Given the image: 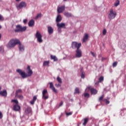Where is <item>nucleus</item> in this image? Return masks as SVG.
I'll use <instances>...</instances> for the list:
<instances>
[{
    "label": "nucleus",
    "mask_w": 126,
    "mask_h": 126,
    "mask_svg": "<svg viewBox=\"0 0 126 126\" xmlns=\"http://www.w3.org/2000/svg\"><path fill=\"white\" fill-rule=\"evenodd\" d=\"M28 74L25 73V72L22 71L20 69H18L16 70L17 72L19 73V74L22 76V78H26V77H29L33 74V71L31 70V67L30 65H28L27 67Z\"/></svg>",
    "instance_id": "1"
},
{
    "label": "nucleus",
    "mask_w": 126,
    "mask_h": 126,
    "mask_svg": "<svg viewBox=\"0 0 126 126\" xmlns=\"http://www.w3.org/2000/svg\"><path fill=\"white\" fill-rule=\"evenodd\" d=\"M79 89H78V88H76V89H75L74 94H79Z\"/></svg>",
    "instance_id": "29"
},
{
    "label": "nucleus",
    "mask_w": 126,
    "mask_h": 126,
    "mask_svg": "<svg viewBox=\"0 0 126 126\" xmlns=\"http://www.w3.org/2000/svg\"><path fill=\"white\" fill-rule=\"evenodd\" d=\"M27 30V27H22L20 25H18L16 26V29L15 30V32H25Z\"/></svg>",
    "instance_id": "3"
},
{
    "label": "nucleus",
    "mask_w": 126,
    "mask_h": 126,
    "mask_svg": "<svg viewBox=\"0 0 126 126\" xmlns=\"http://www.w3.org/2000/svg\"><path fill=\"white\" fill-rule=\"evenodd\" d=\"M89 119L88 118H85L84 119L83 126H86L87 123H88Z\"/></svg>",
    "instance_id": "26"
},
{
    "label": "nucleus",
    "mask_w": 126,
    "mask_h": 126,
    "mask_svg": "<svg viewBox=\"0 0 126 126\" xmlns=\"http://www.w3.org/2000/svg\"><path fill=\"white\" fill-rule=\"evenodd\" d=\"M16 1H20V0H16Z\"/></svg>",
    "instance_id": "50"
},
{
    "label": "nucleus",
    "mask_w": 126,
    "mask_h": 126,
    "mask_svg": "<svg viewBox=\"0 0 126 126\" xmlns=\"http://www.w3.org/2000/svg\"><path fill=\"white\" fill-rule=\"evenodd\" d=\"M99 82H102V81H104V77L103 76H100L99 78Z\"/></svg>",
    "instance_id": "34"
},
{
    "label": "nucleus",
    "mask_w": 126,
    "mask_h": 126,
    "mask_svg": "<svg viewBox=\"0 0 126 126\" xmlns=\"http://www.w3.org/2000/svg\"><path fill=\"white\" fill-rule=\"evenodd\" d=\"M85 77V75H84V74L82 73L81 74V78H84Z\"/></svg>",
    "instance_id": "47"
},
{
    "label": "nucleus",
    "mask_w": 126,
    "mask_h": 126,
    "mask_svg": "<svg viewBox=\"0 0 126 126\" xmlns=\"http://www.w3.org/2000/svg\"><path fill=\"white\" fill-rule=\"evenodd\" d=\"M22 92V90L21 89H19L16 91V95L15 97H17L18 96V94L19 93H21Z\"/></svg>",
    "instance_id": "23"
},
{
    "label": "nucleus",
    "mask_w": 126,
    "mask_h": 126,
    "mask_svg": "<svg viewBox=\"0 0 126 126\" xmlns=\"http://www.w3.org/2000/svg\"><path fill=\"white\" fill-rule=\"evenodd\" d=\"M47 93H48V91L47 90H44L42 91L43 97L45 96V95H47Z\"/></svg>",
    "instance_id": "27"
},
{
    "label": "nucleus",
    "mask_w": 126,
    "mask_h": 126,
    "mask_svg": "<svg viewBox=\"0 0 126 126\" xmlns=\"http://www.w3.org/2000/svg\"><path fill=\"white\" fill-rule=\"evenodd\" d=\"M57 80L58 82H59V83H61V84L63 83V81L62 80V79L59 76L57 78Z\"/></svg>",
    "instance_id": "25"
},
{
    "label": "nucleus",
    "mask_w": 126,
    "mask_h": 126,
    "mask_svg": "<svg viewBox=\"0 0 126 126\" xmlns=\"http://www.w3.org/2000/svg\"><path fill=\"white\" fill-rule=\"evenodd\" d=\"M48 32L49 34H53V33H54V29L52 27H48Z\"/></svg>",
    "instance_id": "17"
},
{
    "label": "nucleus",
    "mask_w": 126,
    "mask_h": 126,
    "mask_svg": "<svg viewBox=\"0 0 126 126\" xmlns=\"http://www.w3.org/2000/svg\"><path fill=\"white\" fill-rule=\"evenodd\" d=\"M103 99H104V95H102L99 97V98L98 99V101L99 102H100V103H102V101H103V100H104Z\"/></svg>",
    "instance_id": "28"
},
{
    "label": "nucleus",
    "mask_w": 126,
    "mask_h": 126,
    "mask_svg": "<svg viewBox=\"0 0 126 126\" xmlns=\"http://www.w3.org/2000/svg\"><path fill=\"white\" fill-rule=\"evenodd\" d=\"M120 5V0H117L114 3L115 6H118V5Z\"/></svg>",
    "instance_id": "31"
},
{
    "label": "nucleus",
    "mask_w": 126,
    "mask_h": 126,
    "mask_svg": "<svg viewBox=\"0 0 126 126\" xmlns=\"http://www.w3.org/2000/svg\"><path fill=\"white\" fill-rule=\"evenodd\" d=\"M91 93L93 95H96L97 93H98V91H97L95 89L92 88L90 89Z\"/></svg>",
    "instance_id": "11"
},
{
    "label": "nucleus",
    "mask_w": 126,
    "mask_h": 126,
    "mask_svg": "<svg viewBox=\"0 0 126 126\" xmlns=\"http://www.w3.org/2000/svg\"><path fill=\"white\" fill-rule=\"evenodd\" d=\"M4 51V49H3V47L1 46L0 47V52H1V53H3Z\"/></svg>",
    "instance_id": "40"
},
{
    "label": "nucleus",
    "mask_w": 126,
    "mask_h": 126,
    "mask_svg": "<svg viewBox=\"0 0 126 126\" xmlns=\"http://www.w3.org/2000/svg\"><path fill=\"white\" fill-rule=\"evenodd\" d=\"M20 106L18 104H15L13 106V110L14 111H20Z\"/></svg>",
    "instance_id": "14"
},
{
    "label": "nucleus",
    "mask_w": 126,
    "mask_h": 126,
    "mask_svg": "<svg viewBox=\"0 0 126 126\" xmlns=\"http://www.w3.org/2000/svg\"><path fill=\"white\" fill-rule=\"evenodd\" d=\"M17 97H18L19 99H20L21 100H22V99H23V95H18Z\"/></svg>",
    "instance_id": "41"
},
{
    "label": "nucleus",
    "mask_w": 126,
    "mask_h": 126,
    "mask_svg": "<svg viewBox=\"0 0 126 126\" xmlns=\"http://www.w3.org/2000/svg\"><path fill=\"white\" fill-rule=\"evenodd\" d=\"M91 54L93 57H95V54H94V52H91Z\"/></svg>",
    "instance_id": "46"
},
{
    "label": "nucleus",
    "mask_w": 126,
    "mask_h": 126,
    "mask_svg": "<svg viewBox=\"0 0 126 126\" xmlns=\"http://www.w3.org/2000/svg\"><path fill=\"white\" fill-rule=\"evenodd\" d=\"M50 63L49 61H44L43 64V66H49Z\"/></svg>",
    "instance_id": "22"
},
{
    "label": "nucleus",
    "mask_w": 126,
    "mask_h": 126,
    "mask_svg": "<svg viewBox=\"0 0 126 126\" xmlns=\"http://www.w3.org/2000/svg\"><path fill=\"white\" fill-rule=\"evenodd\" d=\"M71 115H72V112H66V116H67V117H68L69 116H71Z\"/></svg>",
    "instance_id": "37"
},
{
    "label": "nucleus",
    "mask_w": 126,
    "mask_h": 126,
    "mask_svg": "<svg viewBox=\"0 0 126 126\" xmlns=\"http://www.w3.org/2000/svg\"><path fill=\"white\" fill-rule=\"evenodd\" d=\"M1 38V34H0V39Z\"/></svg>",
    "instance_id": "51"
},
{
    "label": "nucleus",
    "mask_w": 126,
    "mask_h": 126,
    "mask_svg": "<svg viewBox=\"0 0 126 126\" xmlns=\"http://www.w3.org/2000/svg\"><path fill=\"white\" fill-rule=\"evenodd\" d=\"M65 9L64 6H62L61 7H58L57 8V11L58 13H62V12H63L64 11V9Z\"/></svg>",
    "instance_id": "10"
},
{
    "label": "nucleus",
    "mask_w": 126,
    "mask_h": 126,
    "mask_svg": "<svg viewBox=\"0 0 126 126\" xmlns=\"http://www.w3.org/2000/svg\"><path fill=\"white\" fill-rule=\"evenodd\" d=\"M118 65V62H115L114 63H113V64H112V66L113 67H116V66Z\"/></svg>",
    "instance_id": "38"
},
{
    "label": "nucleus",
    "mask_w": 126,
    "mask_h": 126,
    "mask_svg": "<svg viewBox=\"0 0 126 126\" xmlns=\"http://www.w3.org/2000/svg\"><path fill=\"white\" fill-rule=\"evenodd\" d=\"M0 29H1V26H0Z\"/></svg>",
    "instance_id": "52"
},
{
    "label": "nucleus",
    "mask_w": 126,
    "mask_h": 126,
    "mask_svg": "<svg viewBox=\"0 0 126 126\" xmlns=\"http://www.w3.org/2000/svg\"><path fill=\"white\" fill-rule=\"evenodd\" d=\"M51 59L53 60L54 62H58V58L56 56L51 55Z\"/></svg>",
    "instance_id": "21"
},
{
    "label": "nucleus",
    "mask_w": 126,
    "mask_h": 126,
    "mask_svg": "<svg viewBox=\"0 0 126 126\" xmlns=\"http://www.w3.org/2000/svg\"><path fill=\"white\" fill-rule=\"evenodd\" d=\"M36 100H37V96H34L32 100L30 101L31 105H34V104H35V102H36Z\"/></svg>",
    "instance_id": "18"
},
{
    "label": "nucleus",
    "mask_w": 126,
    "mask_h": 126,
    "mask_svg": "<svg viewBox=\"0 0 126 126\" xmlns=\"http://www.w3.org/2000/svg\"><path fill=\"white\" fill-rule=\"evenodd\" d=\"M103 102H105V104H106V105H108V104H110V101H109L108 99H104L103 100Z\"/></svg>",
    "instance_id": "33"
},
{
    "label": "nucleus",
    "mask_w": 126,
    "mask_h": 126,
    "mask_svg": "<svg viewBox=\"0 0 126 126\" xmlns=\"http://www.w3.org/2000/svg\"><path fill=\"white\" fill-rule=\"evenodd\" d=\"M57 26L58 28H65V24L62 23L61 24L57 23Z\"/></svg>",
    "instance_id": "12"
},
{
    "label": "nucleus",
    "mask_w": 126,
    "mask_h": 126,
    "mask_svg": "<svg viewBox=\"0 0 126 126\" xmlns=\"http://www.w3.org/2000/svg\"><path fill=\"white\" fill-rule=\"evenodd\" d=\"M3 117V115H2V113H1V112L0 111V120L2 119Z\"/></svg>",
    "instance_id": "44"
},
{
    "label": "nucleus",
    "mask_w": 126,
    "mask_h": 126,
    "mask_svg": "<svg viewBox=\"0 0 126 126\" xmlns=\"http://www.w3.org/2000/svg\"><path fill=\"white\" fill-rule=\"evenodd\" d=\"M67 0H63L64 1H66Z\"/></svg>",
    "instance_id": "54"
},
{
    "label": "nucleus",
    "mask_w": 126,
    "mask_h": 126,
    "mask_svg": "<svg viewBox=\"0 0 126 126\" xmlns=\"http://www.w3.org/2000/svg\"><path fill=\"white\" fill-rule=\"evenodd\" d=\"M18 45H19V51L20 52H24L25 48L24 47V45H22L21 44V42H20V40H19V42L18 43Z\"/></svg>",
    "instance_id": "8"
},
{
    "label": "nucleus",
    "mask_w": 126,
    "mask_h": 126,
    "mask_svg": "<svg viewBox=\"0 0 126 126\" xmlns=\"http://www.w3.org/2000/svg\"><path fill=\"white\" fill-rule=\"evenodd\" d=\"M63 102L61 101L60 105H59V107H62V106H63Z\"/></svg>",
    "instance_id": "45"
},
{
    "label": "nucleus",
    "mask_w": 126,
    "mask_h": 126,
    "mask_svg": "<svg viewBox=\"0 0 126 126\" xmlns=\"http://www.w3.org/2000/svg\"><path fill=\"white\" fill-rule=\"evenodd\" d=\"M55 86H56V87H57V88H59V87H61V86H62V84L59 83L58 84H55Z\"/></svg>",
    "instance_id": "39"
},
{
    "label": "nucleus",
    "mask_w": 126,
    "mask_h": 126,
    "mask_svg": "<svg viewBox=\"0 0 126 126\" xmlns=\"http://www.w3.org/2000/svg\"><path fill=\"white\" fill-rule=\"evenodd\" d=\"M42 98L44 99V100H47V99L49 98V95L44 94V96H43V95H42Z\"/></svg>",
    "instance_id": "35"
},
{
    "label": "nucleus",
    "mask_w": 126,
    "mask_h": 126,
    "mask_svg": "<svg viewBox=\"0 0 126 126\" xmlns=\"http://www.w3.org/2000/svg\"><path fill=\"white\" fill-rule=\"evenodd\" d=\"M84 96L85 98H89L90 97V94L88 93H84Z\"/></svg>",
    "instance_id": "30"
},
{
    "label": "nucleus",
    "mask_w": 126,
    "mask_h": 126,
    "mask_svg": "<svg viewBox=\"0 0 126 126\" xmlns=\"http://www.w3.org/2000/svg\"><path fill=\"white\" fill-rule=\"evenodd\" d=\"M34 24H35V21H34V20L33 19L31 20L29 22V26L30 27H33Z\"/></svg>",
    "instance_id": "15"
},
{
    "label": "nucleus",
    "mask_w": 126,
    "mask_h": 126,
    "mask_svg": "<svg viewBox=\"0 0 126 126\" xmlns=\"http://www.w3.org/2000/svg\"><path fill=\"white\" fill-rule=\"evenodd\" d=\"M108 100H109L110 98H108Z\"/></svg>",
    "instance_id": "56"
},
{
    "label": "nucleus",
    "mask_w": 126,
    "mask_h": 126,
    "mask_svg": "<svg viewBox=\"0 0 126 126\" xmlns=\"http://www.w3.org/2000/svg\"><path fill=\"white\" fill-rule=\"evenodd\" d=\"M88 88V89H90V87H89Z\"/></svg>",
    "instance_id": "55"
},
{
    "label": "nucleus",
    "mask_w": 126,
    "mask_h": 126,
    "mask_svg": "<svg viewBox=\"0 0 126 126\" xmlns=\"http://www.w3.org/2000/svg\"><path fill=\"white\" fill-rule=\"evenodd\" d=\"M11 102L13 103H15L16 105L18 104V100L17 99H12Z\"/></svg>",
    "instance_id": "32"
},
{
    "label": "nucleus",
    "mask_w": 126,
    "mask_h": 126,
    "mask_svg": "<svg viewBox=\"0 0 126 126\" xmlns=\"http://www.w3.org/2000/svg\"><path fill=\"white\" fill-rule=\"evenodd\" d=\"M87 40H88V34L86 33L83 38V42L85 43Z\"/></svg>",
    "instance_id": "20"
},
{
    "label": "nucleus",
    "mask_w": 126,
    "mask_h": 126,
    "mask_svg": "<svg viewBox=\"0 0 126 126\" xmlns=\"http://www.w3.org/2000/svg\"><path fill=\"white\" fill-rule=\"evenodd\" d=\"M50 84V88L55 93L58 94V91L56 89V88L54 87V84L53 82L49 83Z\"/></svg>",
    "instance_id": "9"
},
{
    "label": "nucleus",
    "mask_w": 126,
    "mask_h": 126,
    "mask_svg": "<svg viewBox=\"0 0 126 126\" xmlns=\"http://www.w3.org/2000/svg\"><path fill=\"white\" fill-rule=\"evenodd\" d=\"M71 47L72 49H77V50H78L81 47V43H78L75 41L72 42Z\"/></svg>",
    "instance_id": "6"
},
{
    "label": "nucleus",
    "mask_w": 126,
    "mask_h": 126,
    "mask_svg": "<svg viewBox=\"0 0 126 126\" xmlns=\"http://www.w3.org/2000/svg\"><path fill=\"white\" fill-rule=\"evenodd\" d=\"M106 33H107V30H106V29H104L102 32L103 35H106Z\"/></svg>",
    "instance_id": "43"
},
{
    "label": "nucleus",
    "mask_w": 126,
    "mask_h": 126,
    "mask_svg": "<svg viewBox=\"0 0 126 126\" xmlns=\"http://www.w3.org/2000/svg\"><path fill=\"white\" fill-rule=\"evenodd\" d=\"M58 32H60V33L62 32V29H61V28H58Z\"/></svg>",
    "instance_id": "49"
},
{
    "label": "nucleus",
    "mask_w": 126,
    "mask_h": 126,
    "mask_svg": "<svg viewBox=\"0 0 126 126\" xmlns=\"http://www.w3.org/2000/svg\"><path fill=\"white\" fill-rule=\"evenodd\" d=\"M26 7V3L25 2H21L19 6H18V7L19 8H23V7Z\"/></svg>",
    "instance_id": "13"
},
{
    "label": "nucleus",
    "mask_w": 126,
    "mask_h": 126,
    "mask_svg": "<svg viewBox=\"0 0 126 126\" xmlns=\"http://www.w3.org/2000/svg\"><path fill=\"white\" fill-rule=\"evenodd\" d=\"M4 19L3 17L1 15H0V21H3Z\"/></svg>",
    "instance_id": "42"
},
{
    "label": "nucleus",
    "mask_w": 126,
    "mask_h": 126,
    "mask_svg": "<svg viewBox=\"0 0 126 126\" xmlns=\"http://www.w3.org/2000/svg\"><path fill=\"white\" fill-rule=\"evenodd\" d=\"M42 16V14L39 13L37 15V16L35 17V19H38V18H40Z\"/></svg>",
    "instance_id": "36"
},
{
    "label": "nucleus",
    "mask_w": 126,
    "mask_h": 126,
    "mask_svg": "<svg viewBox=\"0 0 126 126\" xmlns=\"http://www.w3.org/2000/svg\"><path fill=\"white\" fill-rule=\"evenodd\" d=\"M23 23L26 24V23H27V19H24L23 21Z\"/></svg>",
    "instance_id": "48"
},
{
    "label": "nucleus",
    "mask_w": 126,
    "mask_h": 126,
    "mask_svg": "<svg viewBox=\"0 0 126 126\" xmlns=\"http://www.w3.org/2000/svg\"><path fill=\"white\" fill-rule=\"evenodd\" d=\"M75 57L76 58H81L82 57V52L79 48L76 50Z\"/></svg>",
    "instance_id": "7"
},
{
    "label": "nucleus",
    "mask_w": 126,
    "mask_h": 126,
    "mask_svg": "<svg viewBox=\"0 0 126 126\" xmlns=\"http://www.w3.org/2000/svg\"><path fill=\"white\" fill-rule=\"evenodd\" d=\"M0 95H1V96H3L4 97H6V96H7V93L6 92V90L0 91Z\"/></svg>",
    "instance_id": "16"
},
{
    "label": "nucleus",
    "mask_w": 126,
    "mask_h": 126,
    "mask_svg": "<svg viewBox=\"0 0 126 126\" xmlns=\"http://www.w3.org/2000/svg\"><path fill=\"white\" fill-rule=\"evenodd\" d=\"M18 43H19V39H11V40H10L9 43L7 44V47L9 49H11L14 47H15L16 45L18 44Z\"/></svg>",
    "instance_id": "2"
},
{
    "label": "nucleus",
    "mask_w": 126,
    "mask_h": 126,
    "mask_svg": "<svg viewBox=\"0 0 126 126\" xmlns=\"http://www.w3.org/2000/svg\"><path fill=\"white\" fill-rule=\"evenodd\" d=\"M1 90V87L0 86V90Z\"/></svg>",
    "instance_id": "53"
},
{
    "label": "nucleus",
    "mask_w": 126,
    "mask_h": 126,
    "mask_svg": "<svg viewBox=\"0 0 126 126\" xmlns=\"http://www.w3.org/2000/svg\"><path fill=\"white\" fill-rule=\"evenodd\" d=\"M62 16H61V15H59L58 16H57V17L56 18V22L57 23H59V22H61V21H62Z\"/></svg>",
    "instance_id": "19"
},
{
    "label": "nucleus",
    "mask_w": 126,
    "mask_h": 126,
    "mask_svg": "<svg viewBox=\"0 0 126 126\" xmlns=\"http://www.w3.org/2000/svg\"><path fill=\"white\" fill-rule=\"evenodd\" d=\"M35 37L37 39V42H38V43L43 42V39H42V34H41V33H40V32H39V31H36Z\"/></svg>",
    "instance_id": "5"
},
{
    "label": "nucleus",
    "mask_w": 126,
    "mask_h": 126,
    "mask_svg": "<svg viewBox=\"0 0 126 126\" xmlns=\"http://www.w3.org/2000/svg\"><path fill=\"white\" fill-rule=\"evenodd\" d=\"M64 15H65V16H66V17H71V14L67 12H65L64 13Z\"/></svg>",
    "instance_id": "24"
},
{
    "label": "nucleus",
    "mask_w": 126,
    "mask_h": 126,
    "mask_svg": "<svg viewBox=\"0 0 126 126\" xmlns=\"http://www.w3.org/2000/svg\"><path fill=\"white\" fill-rule=\"evenodd\" d=\"M117 16V12L113 9H111L110 11L109 14H108V18L109 19L112 20L114 19Z\"/></svg>",
    "instance_id": "4"
}]
</instances>
